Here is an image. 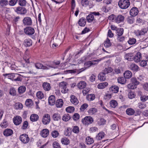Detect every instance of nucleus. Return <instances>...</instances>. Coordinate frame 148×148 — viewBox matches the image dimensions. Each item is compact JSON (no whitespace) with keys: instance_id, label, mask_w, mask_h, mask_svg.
I'll return each instance as SVG.
<instances>
[{"instance_id":"1","label":"nucleus","mask_w":148,"mask_h":148,"mask_svg":"<svg viewBox=\"0 0 148 148\" xmlns=\"http://www.w3.org/2000/svg\"><path fill=\"white\" fill-rule=\"evenodd\" d=\"M130 2L129 0H119L118 5L121 9L127 8L130 5Z\"/></svg>"},{"instance_id":"2","label":"nucleus","mask_w":148,"mask_h":148,"mask_svg":"<svg viewBox=\"0 0 148 148\" xmlns=\"http://www.w3.org/2000/svg\"><path fill=\"white\" fill-rule=\"evenodd\" d=\"M93 121L92 118L90 116H86L82 120V123L86 125L91 124Z\"/></svg>"},{"instance_id":"3","label":"nucleus","mask_w":148,"mask_h":148,"mask_svg":"<svg viewBox=\"0 0 148 148\" xmlns=\"http://www.w3.org/2000/svg\"><path fill=\"white\" fill-rule=\"evenodd\" d=\"M24 32L27 35L31 36L34 33L35 30L33 27H26L24 29Z\"/></svg>"},{"instance_id":"4","label":"nucleus","mask_w":148,"mask_h":148,"mask_svg":"<svg viewBox=\"0 0 148 148\" xmlns=\"http://www.w3.org/2000/svg\"><path fill=\"white\" fill-rule=\"evenodd\" d=\"M19 139L21 142L24 144L27 143L29 140L28 135L25 134L21 135L19 137Z\"/></svg>"},{"instance_id":"5","label":"nucleus","mask_w":148,"mask_h":148,"mask_svg":"<svg viewBox=\"0 0 148 148\" xmlns=\"http://www.w3.org/2000/svg\"><path fill=\"white\" fill-rule=\"evenodd\" d=\"M15 11L18 14L24 15L27 13V10L25 8L21 7H16Z\"/></svg>"},{"instance_id":"6","label":"nucleus","mask_w":148,"mask_h":148,"mask_svg":"<svg viewBox=\"0 0 148 148\" xmlns=\"http://www.w3.org/2000/svg\"><path fill=\"white\" fill-rule=\"evenodd\" d=\"M51 121L50 116L48 114H45L43 116L42 122L44 125L48 124Z\"/></svg>"},{"instance_id":"7","label":"nucleus","mask_w":148,"mask_h":148,"mask_svg":"<svg viewBox=\"0 0 148 148\" xmlns=\"http://www.w3.org/2000/svg\"><path fill=\"white\" fill-rule=\"evenodd\" d=\"M147 31L146 28H143L141 30H137L135 31L134 33L137 36H140L144 35Z\"/></svg>"},{"instance_id":"8","label":"nucleus","mask_w":148,"mask_h":148,"mask_svg":"<svg viewBox=\"0 0 148 148\" xmlns=\"http://www.w3.org/2000/svg\"><path fill=\"white\" fill-rule=\"evenodd\" d=\"M24 25L25 26L31 25L32 24V21L31 18L29 17H25L23 20Z\"/></svg>"},{"instance_id":"9","label":"nucleus","mask_w":148,"mask_h":148,"mask_svg":"<svg viewBox=\"0 0 148 148\" xmlns=\"http://www.w3.org/2000/svg\"><path fill=\"white\" fill-rule=\"evenodd\" d=\"M102 59V58L97 59L95 60L88 61L85 63V66H88V67H89L92 65L97 64L98 62Z\"/></svg>"},{"instance_id":"10","label":"nucleus","mask_w":148,"mask_h":148,"mask_svg":"<svg viewBox=\"0 0 148 148\" xmlns=\"http://www.w3.org/2000/svg\"><path fill=\"white\" fill-rule=\"evenodd\" d=\"M42 86L43 89L46 92L49 91L51 88L50 84L47 82H44L42 84Z\"/></svg>"},{"instance_id":"11","label":"nucleus","mask_w":148,"mask_h":148,"mask_svg":"<svg viewBox=\"0 0 148 148\" xmlns=\"http://www.w3.org/2000/svg\"><path fill=\"white\" fill-rule=\"evenodd\" d=\"M13 122L15 125H18L22 122V118L20 116H17L13 118Z\"/></svg>"},{"instance_id":"12","label":"nucleus","mask_w":148,"mask_h":148,"mask_svg":"<svg viewBox=\"0 0 148 148\" xmlns=\"http://www.w3.org/2000/svg\"><path fill=\"white\" fill-rule=\"evenodd\" d=\"M124 19L125 17L123 16L119 15L115 17V21L116 23H119L123 22Z\"/></svg>"},{"instance_id":"13","label":"nucleus","mask_w":148,"mask_h":148,"mask_svg":"<svg viewBox=\"0 0 148 148\" xmlns=\"http://www.w3.org/2000/svg\"><path fill=\"white\" fill-rule=\"evenodd\" d=\"M142 58L141 54L140 52H138L134 56V60L136 62H139Z\"/></svg>"},{"instance_id":"14","label":"nucleus","mask_w":148,"mask_h":148,"mask_svg":"<svg viewBox=\"0 0 148 148\" xmlns=\"http://www.w3.org/2000/svg\"><path fill=\"white\" fill-rule=\"evenodd\" d=\"M138 9L136 7L132 8L130 11V14L132 16H136L138 13Z\"/></svg>"},{"instance_id":"15","label":"nucleus","mask_w":148,"mask_h":148,"mask_svg":"<svg viewBox=\"0 0 148 148\" xmlns=\"http://www.w3.org/2000/svg\"><path fill=\"white\" fill-rule=\"evenodd\" d=\"M13 134V130L9 129H7L4 130L3 132L4 135L6 136H11Z\"/></svg>"},{"instance_id":"16","label":"nucleus","mask_w":148,"mask_h":148,"mask_svg":"<svg viewBox=\"0 0 148 148\" xmlns=\"http://www.w3.org/2000/svg\"><path fill=\"white\" fill-rule=\"evenodd\" d=\"M49 103L51 105H53L55 104V97L53 95H51L49 98Z\"/></svg>"},{"instance_id":"17","label":"nucleus","mask_w":148,"mask_h":148,"mask_svg":"<svg viewBox=\"0 0 148 148\" xmlns=\"http://www.w3.org/2000/svg\"><path fill=\"white\" fill-rule=\"evenodd\" d=\"M49 130L47 129L43 130L40 133L41 136L44 138L47 137L49 134Z\"/></svg>"},{"instance_id":"18","label":"nucleus","mask_w":148,"mask_h":148,"mask_svg":"<svg viewBox=\"0 0 148 148\" xmlns=\"http://www.w3.org/2000/svg\"><path fill=\"white\" fill-rule=\"evenodd\" d=\"M86 23V20L84 18H81L78 21L79 25L81 27H84L85 26Z\"/></svg>"},{"instance_id":"19","label":"nucleus","mask_w":148,"mask_h":148,"mask_svg":"<svg viewBox=\"0 0 148 148\" xmlns=\"http://www.w3.org/2000/svg\"><path fill=\"white\" fill-rule=\"evenodd\" d=\"M71 101L75 105H77L79 101L76 97L74 95H72L71 97Z\"/></svg>"},{"instance_id":"20","label":"nucleus","mask_w":148,"mask_h":148,"mask_svg":"<svg viewBox=\"0 0 148 148\" xmlns=\"http://www.w3.org/2000/svg\"><path fill=\"white\" fill-rule=\"evenodd\" d=\"M130 70L134 71H138L139 67L138 66L134 63L131 64L129 66Z\"/></svg>"},{"instance_id":"21","label":"nucleus","mask_w":148,"mask_h":148,"mask_svg":"<svg viewBox=\"0 0 148 148\" xmlns=\"http://www.w3.org/2000/svg\"><path fill=\"white\" fill-rule=\"evenodd\" d=\"M63 104V100L62 99L57 100L56 102V105L57 108H61Z\"/></svg>"},{"instance_id":"22","label":"nucleus","mask_w":148,"mask_h":148,"mask_svg":"<svg viewBox=\"0 0 148 148\" xmlns=\"http://www.w3.org/2000/svg\"><path fill=\"white\" fill-rule=\"evenodd\" d=\"M123 75L125 79H129L132 77V74L130 71H125Z\"/></svg>"},{"instance_id":"23","label":"nucleus","mask_w":148,"mask_h":148,"mask_svg":"<svg viewBox=\"0 0 148 148\" xmlns=\"http://www.w3.org/2000/svg\"><path fill=\"white\" fill-rule=\"evenodd\" d=\"M39 116L38 115L35 114H32L30 117V120L32 122H35L38 121Z\"/></svg>"},{"instance_id":"24","label":"nucleus","mask_w":148,"mask_h":148,"mask_svg":"<svg viewBox=\"0 0 148 148\" xmlns=\"http://www.w3.org/2000/svg\"><path fill=\"white\" fill-rule=\"evenodd\" d=\"M24 44L26 47H29L32 45V42L30 39H25L24 42Z\"/></svg>"},{"instance_id":"25","label":"nucleus","mask_w":148,"mask_h":148,"mask_svg":"<svg viewBox=\"0 0 148 148\" xmlns=\"http://www.w3.org/2000/svg\"><path fill=\"white\" fill-rule=\"evenodd\" d=\"M86 86V83L83 81L80 82L77 84L78 87L80 89H83Z\"/></svg>"},{"instance_id":"26","label":"nucleus","mask_w":148,"mask_h":148,"mask_svg":"<svg viewBox=\"0 0 148 148\" xmlns=\"http://www.w3.org/2000/svg\"><path fill=\"white\" fill-rule=\"evenodd\" d=\"M52 118L55 121H58L60 120V115L57 113H54L52 116Z\"/></svg>"},{"instance_id":"27","label":"nucleus","mask_w":148,"mask_h":148,"mask_svg":"<svg viewBox=\"0 0 148 148\" xmlns=\"http://www.w3.org/2000/svg\"><path fill=\"white\" fill-rule=\"evenodd\" d=\"M106 74L102 72H101L98 75V79L100 81H104L106 79Z\"/></svg>"},{"instance_id":"28","label":"nucleus","mask_w":148,"mask_h":148,"mask_svg":"<svg viewBox=\"0 0 148 148\" xmlns=\"http://www.w3.org/2000/svg\"><path fill=\"white\" fill-rule=\"evenodd\" d=\"M119 87L115 85L112 86L110 88V90L114 93H117L119 91Z\"/></svg>"},{"instance_id":"29","label":"nucleus","mask_w":148,"mask_h":148,"mask_svg":"<svg viewBox=\"0 0 148 148\" xmlns=\"http://www.w3.org/2000/svg\"><path fill=\"white\" fill-rule=\"evenodd\" d=\"M108 85V84L106 82L101 83L97 85V88L100 89H102L105 88Z\"/></svg>"},{"instance_id":"30","label":"nucleus","mask_w":148,"mask_h":148,"mask_svg":"<svg viewBox=\"0 0 148 148\" xmlns=\"http://www.w3.org/2000/svg\"><path fill=\"white\" fill-rule=\"evenodd\" d=\"M86 19L89 23L92 22L94 19V16L90 13L86 17Z\"/></svg>"},{"instance_id":"31","label":"nucleus","mask_w":148,"mask_h":148,"mask_svg":"<svg viewBox=\"0 0 148 148\" xmlns=\"http://www.w3.org/2000/svg\"><path fill=\"white\" fill-rule=\"evenodd\" d=\"M118 82L121 84H124L126 82V80L125 77H121L117 79Z\"/></svg>"},{"instance_id":"32","label":"nucleus","mask_w":148,"mask_h":148,"mask_svg":"<svg viewBox=\"0 0 148 148\" xmlns=\"http://www.w3.org/2000/svg\"><path fill=\"white\" fill-rule=\"evenodd\" d=\"M71 118V116L68 114H64L62 117V120L65 121H67L69 120Z\"/></svg>"},{"instance_id":"33","label":"nucleus","mask_w":148,"mask_h":148,"mask_svg":"<svg viewBox=\"0 0 148 148\" xmlns=\"http://www.w3.org/2000/svg\"><path fill=\"white\" fill-rule=\"evenodd\" d=\"M26 90V87L24 86H22L18 88V91L19 93H23L25 92Z\"/></svg>"},{"instance_id":"34","label":"nucleus","mask_w":148,"mask_h":148,"mask_svg":"<svg viewBox=\"0 0 148 148\" xmlns=\"http://www.w3.org/2000/svg\"><path fill=\"white\" fill-rule=\"evenodd\" d=\"M125 58L128 60L131 61L134 60V56L132 54L128 53L125 56Z\"/></svg>"},{"instance_id":"35","label":"nucleus","mask_w":148,"mask_h":148,"mask_svg":"<svg viewBox=\"0 0 148 148\" xmlns=\"http://www.w3.org/2000/svg\"><path fill=\"white\" fill-rule=\"evenodd\" d=\"M86 142L87 144L90 145L93 143L94 140L92 138L88 136L86 139Z\"/></svg>"},{"instance_id":"36","label":"nucleus","mask_w":148,"mask_h":148,"mask_svg":"<svg viewBox=\"0 0 148 148\" xmlns=\"http://www.w3.org/2000/svg\"><path fill=\"white\" fill-rule=\"evenodd\" d=\"M36 96L38 98L42 99L44 98V95L42 91H39L37 92Z\"/></svg>"},{"instance_id":"37","label":"nucleus","mask_w":148,"mask_h":148,"mask_svg":"<svg viewBox=\"0 0 148 148\" xmlns=\"http://www.w3.org/2000/svg\"><path fill=\"white\" fill-rule=\"evenodd\" d=\"M135 112V111L132 108H129L127 109L126 113L128 115H133Z\"/></svg>"},{"instance_id":"38","label":"nucleus","mask_w":148,"mask_h":148,"mask_svg":"<svg viewBox=\"0 0 148 148\" xmlns=\"http://www.w3.org/2000/svg\"><path fill=\"white\" fill-rule=\"evenodd\" d=\"M8 4V1L7 0L0 1V5L3 7H5Z\"/></svg>"},{"instance_id":"39","label":"nucleus","mask_w":148,"mask_h":148,"mask_svg":"<svg viewBox=\"0 0 148 148\" xmlns=\"http://www.w3.org/2000/svg\"><path fill=\"white\" fill-rule=\"evenodd\" d=\"M117 36H121L123 33L124 29L123 28H118L116 29Z\"/></svg>"},{"instance_id":"40","label":"nucleus","mask_w":148,"mask_h":148,"mask_svg":"<svg viewBox=\"0 0 148 148\" xmlns=\"http://www.w3.org/2000/svg\"><path fill=\"white\" fill-rule=\"evenodd\" d=\"M87 99L89 101H92L95 98V95L93 94H90L88 95L86 97Z\"/></svg>"},{"instance_id":"41","label":"nucleus","mask_w":148,"mask_h":148,"mask_svg":"<svg viewBox=\"0 0 148 148\" xmlns=\"http://www.w3.org/2000/svg\"><path fill=\"white\" fill-rule=\"evenodd\" d=\"M104 136V133L101 132L99 133L96 136V139L99 140H101Z\"/></svg>"},{"instance_id":"42","label":"nucleus","mask_w":148,"mask_h":148,"mask_svg":"<svg viewBox=\"0 0 148 148\" xmlns=\"http://www.w3.org/2000/svg\"><path fill=\"white\" fill-rule=\"evenodd\" d=\"M113 69L112 68L108 67V68H105L102 72L106 75L109 73H111Z\"/></svg>"},{"instance_id":"43","label":"nucleus","mask_w":148,"mask_h":148,"mask_svg":"<svg viewBox=\"0 0 148 148\" xmlns=\"http://www.w3.org/2000/svg\"><path fill=\"white\" fill-rule=\"evenodd\" d=\"M110 104L111 107L114 108L117 105V103L116 101L114 100H112L110 102Z\"/></svg>"},{"instance_id":"44","label":"nucleus","mask_w":148,"mask_h":148,"mask_svg":"<svg viewBox=\"0 0 148 148\" xmlns=\"http://www.w3.org/2000/svg\"><path fill=\"white\" fill-rule=\"evenodd\" d=\"M97 111V109L95 108H90L88 111V112L90 115H92L96 113Z\"/></svg>"},{"instance_id":"45","label":"nucleus","mask_w":148,"mask_h":148,"mask_svg":"<svg viewBox=\"0 0 148 148\" xmlns=\"http://www.w3.org/2000/svg\"><path fill=\"white\" fill-rule=\"evenodd\" d=\"M61 142L62 144L65 145H67L70 143L69 140L66 138H62L61 140Z\"/></svg>"},{"instance_id":"46","label":"nucleus","mask_w":148,"mask_h":148,"mask_svg":"<svg viewBox=\"0 0 148 148\" xmlns=\"http://www.w3.org/2000/svg\"><path fill=\"white\" fill-rule=\"evenodd\" d=\"M111 45V43L110 42V40L107 38L106 40L104 42V45L106 47H110Z\"/></svg>"},{"instance_id":"47","label":"nucleus","mask_w":148,"mask_h":148,"mask_svg":"<svg viewBox=\"0 0 148 148\" xmlns=\"http://www.w3.org/2000/svg\"><path fill=\"white\" fill-rule=\"evenodd\" d=\"M75 110L74 108L73 107L69 106L66 108V111L69 113H71L73 112Z\"/></svg>"},{"instance_id":"48","label":"nucleus","mask_w":148,"mask_h":148,"mask_svg":"<svg viewBox=\"0 0 148 148\" xmlns=\"http://www.w3.org/2000/svg\"><path fill=\"white\" fill-rule=\"evenodd\" d=\"M136 42V39L133 38H130L129 40L128 41V43L131 45L134 44Z\"/></svg>"},{"instance_id":"49","label":"nucleus","mask_w":148,"mask_h":148,"mask_svg":"<svg viewBox=\"0 0 148 148\" xmlns=\"http://www.w3.org/2000/svg\"><path fill=\"white\" fill-rule=\"evenodd\" d=\"M131 82L136 86L139 84V82L137 81L136 78L135 77H133L131 79Z\"/></svg>"},{"instance_id":"50","label":"nucleus","mask_w":148,"mask_h":148,"mask_svg":"<svg viewBox=\"0 0 148 148\" xmlns=\"http://www.w3.org/2000/svg\"><path fill=\"white\" fill-rule=\"evenodd\" d=\"M72 131L74 133L77 134L79 132V128L77 126H74L73 127Z\"/></svg>"},{"instance_id":"51","label":"nucleus","mask_w":148,"mask_h":148,"mask_svg":"<svg viewBox=\"0 0 148 148\" xmlns=\"http://www.w3.org/2000/svg\"><path fill=\"white\" fill-rule=\"evenodd\" d=\"M67 84V83L64 82H60L59 84V87L62 89L63 88L66 87V85Z\"/></svg>"},{"instance_id":"52","label":"nucleus","mask_w":148,"mask_h":148,"mask_svg":"<svg viewBox=\"0 0 148 148\" xmlns=\"http://www.w3.org/2000/svg\"><path fill=\"white\" fill-rule=\"evenodd\" d=\"M51 135L53 137L55 138L57 137L59 135V133L58 131L56 130H54L52 132Z\"/></svg>"},{"instance_id":"53","label":"nucleus","mask_w":148,"mask_h":148,"mask_svg":"<svg viewBox=\"0 0 148 148\" xmlns=\"http://www.w3.org/2000/svg\"><path fill=\"white\" fill-rule=\"evenodd\" d=\"M32 101L31 99H28L25 101V104L27 106L32 105Z\"/></svg>"},{"instance_id":"54","label":"nucleus","mask_w":148,"mask_h":148,"mask_svg":"<svg viewBox=\"0 0 148 148\" xmlns=\"http://www.w3.org/2000/svg\"><path fill=\"white\" fill-rule=\"evenodd\" d=\"M127 87L128 88L134 89L136 88V86L131 83L127 85Z\"/></svg>"},{"instance_id":"55","label":"nucleus","mask_w":148,"mask_h":148,"mask_svg":"<svg viewBox=\"0 0 148 148\" xmlns=\"http://www.w3.org/2000/svg\"><path fill=\"white\" fill-rule=\"evenodd\" d=\"M18 0H11L8 2V4L11 6L14 5L17 3Z\"/></svg>"},{"instance_id":"56","label":"nucleus","mask_w":148,"mask_h":148,"mask_svg":"<svg viewBox=\"0 0 148 148\" xmlns=\"http://www.w3.org/2000/svg\"><path fill=\"white\" fill-rule=\"evenodd\" d=\"M81 3L82 6H86L89 4V1L88 0H82Z\"/></svg>"},{"instance_id":"57","label":"nucleus","mask_w":148,"mask_h":148,"mask_svg":"<svg viewBox=\"0 0 148 148\" xmlns=\"http://www.w3.org/2000/svg\"><path fill=\"white\" fill-rule=\"evenodd\" d=\"M147 60H142L140 62V65L142 66H145L147 65V62H148V58H147Z\"/></svg>"},{"instance_id":"58","label":"nucleus","mask_w":148,"mask_h":148,"mask_svg":"<svg viewBox=\"0 0 148 148\" xmlns=\"http://www.w3.org/2000/svg\"><path fill=\"white\" fill-rule=\"evenodd\" d=\"M26 1L25 0H19L18 4L21 6H25L26 5Z\"/></svg>"},{"instance_id":"59","label":"nucleus","mask_w":148,"mask_h":148,"mask_svg":"<svg viewBox=\"0 0 148 148\" xmlns=\"http://www.w3.org/2000/svg\"><path fill=\"white\" fill-rule=\"evenodd\" d=\"M28 123L27 121H25L23 123V125L22 126V128L23 130L26 129L28 126Z\"/></svg>"},{"instance_id":"60","label":"nucleus","mask_w":148,"mask_h":148,"mask_svg":"<svg viewBox=\"0 0 148 148\" xmlns=\"http://www.w3.org/2000/svg\"><path fill=\"white\" fill-rule=\"evenodd\" d=\"M53 148H61L59 144L56 142H55L53 143Z\"/></svg>"},{"instance_id":"61","label":"nucleus","mask_w":148,"mask_h":148,"mask_svg":"<svg viewBox=\"0 0 148 148\" xmlns=\"http://www.w3.org/2000/svg\"><path fill=\"white\" fill-rule=\"evenodd\" d=\"M16 91L15 89L13 88H12L10 89V94L13 96L16 95Z\"/></svg>"},{"instance_id":"62","label":"nucleus","mask_w":148,"mask_h":148,"mask_svg":"<svg viewBox=\"0 0 148 148\" xmlns=\"http://www.w3.org/2000/svg\"><path fill=\"white\" fill-rule=\"evenodd\" d=\"M43 65L40 63H36L35 64V66L37 69H41L42 68Z\"/></svg>"},{"instance_id":"63","label":"nucleus","mask_w":148,"mask_h":148,"mask_svg":"<svg viewBox=\"0 0 148 148\" xmlns=\"http://www.w3.org/2000/svg\"><path fill=\"white\" fill-rule=\"evenodd\" d=\"M106 120L102 118L100 120L98 123L100 125H103L106 123Z\"/></svg>"},{"instance_id":"64","label":"nucleus","mask_w":148,"mask_h":148,"mask_svg":"<svg viewBox=\"0 0 148 148\" xmlns=\"http://www.w3.org/2000/svg\"><path fill=\"white\" fill-rule=\"evenodd\" d=\"M88 107V105L86 103H84L82 105L80 108V110L84 111Z\"/></svg>"}]
</instances>
